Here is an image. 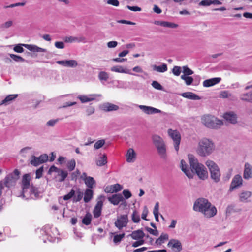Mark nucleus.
Here are the masks:
<instances>
[{"label": "nucleus", "instance_id": "23", "mask_svg": "<svg viewBox=\"0 0 252 252\" xmlns=\"http://www.w3.org/2000/svg\"><path fill=\"white\" fill-rule=\"evenodd\" d=\"M220 81L221 78L220 77L213 78L204 80L203 85L205 87H209L219 83Z\"/></svg>", "mask_w": 252, "mask_h": 252}, {"label": "nucleus", "instance_id": "56", "mask_svg": "<svg viewBox=\"0 0 252 252\" xmlns=\"http://www.w3.org/2000/svg\"><path fill=\"white\" fill-rule=\"evenodd\" d=\"M60 169V168H59L55 166L54 165H53L50 167L49 170L48 171L47 174L49 175H51L53 172L57 173Z\"/></svg>", "mask_w": 252, "mask_h": 252}, {"label": "nucleus", "instance_id": "60", "mask_svg": "<svg viewBox=\"0 0 252 252\" xmlns=\"http://www.w3.org/2000/svg\"><path fill=\"white\" fill-rule=\"evenodd\" d=\"M220 97L226 98L231 96V94L227 91H221L220 94Z\"/></svg>", "mask_w": 252, "mask_h": 252}, {"label": "nucleus", "instance_id": "61", "mask_svg": "<svg viewBox=\"0 0 252 252\" xmlns=\"http://www.w3.org/2000/svg\"><path fill=\"white\" fill-rule=\"evenodd\" d=\"M211 4V0H203L199 3L200 6H208Z\"/></svg>", "mask_w": 252, "mask_h": 252}, {"label": "nucleus", "instance_id": "19", "mask_svg": "<svg viewBox=\"0 0 252 252\" xmlns=\"http://www.w3.org/2000/svg\"><path fill=\"white\" fill-rule=\"evenodd\" d=\"M108 201L114 205H117L121 201L124 200V198L121 193H116L107 198Z\"/></svg>", "mask_w": 252, "mask_h": 252}, {"label": "nucleus", "instance_id": "12", "mask_svg": "<svg viewBox=\"0 0 252 252\" xmlns=\"http://www.w3.org/2000/svg\"><path fill=\"white\" fill-rule=\"evenodd\" d=\"M48 160V156L46 154H42L39 157L32 155L31 158L30 163L32 165L37 167L40 164L46 162Z\"/></svg>", "mask_w": 252, "mask_h": 252}, {"label": "nucleus", "instance_id": "29", "mask_svg": "<svg viewBox=\"0 0 252 252\" xmlns=\"http://www.w3.org/2000/svg\"><path fill=\"white\" fill-rule=\"evenodd\" d=\"M181 95L185 98L191 100H199L201 99L200 97L196 94L190 92L183 93L181 94Z\"/></svg>", "mask_w": 252, "mask_h": 252}, {"label": "nucleus", "instance_id": "37", "mask_svg": "<svg viewBox=\"0 0 252 252\" xmlns=\"http://www.w3.org/2000/svg\"><path fill=\"white\" fill-rule=\"evenodd\" d=\"M169 236L167 234L162 233L159 237L156 240L155 244L161 245L162 243H164L165 240H167Z\"/></svg>", "mask_w": 252, "mask_h": 252}, {"label": "nucleus", "instance_id": "57", "mask_svg": "<svg viewBox=\"0 0 252 252\" xmlns=\"http://www.w3.org/2000/svg\"><path fill=\"white\" fill-rule=\"evenodd\" d=\"M26 4V2H18V3H14V4H11L8 6H5L4 7V8H13V7H15L16 6H24Z\"/></svg>", "mask_w": 252, "mask_h": 252}, {"label": "nucleus", "instance_id": "53", "mask_svg": "<svg viewBox=\"0 0 252 252\" xmlns=\"http://www.w3.org/2000/svg\"><path fill=\"white\" fill-rule=\"evenodd\" d=\"M44 171L43 166H41L39 168L37 169L35 172L36 179H39L42 176L43 172Z\"/></svg>", "mask_w": 252, "mask_h": 252}, {"label": "nucleus", "instance_id": "24", "mask_svg": "<svg viewBox=\"0 0 252 252\" xmlns=\"http://www.w3.org/2000/svg\"><path fill=\"white\" fill-rule=\"evenodd\" d=\"M24 47L26 48L29 51L31 52H46L47 50L44 48L39 47L33 44H26L24 45Z\"/></svg>", "mask_w": 252, "mask_h": 252}, {"label": "nucleus", "instance_id": "20", "mask_svg": "<svg viewBox=\"0 0 252 252\" xmlns=\"http://www.w3.org/2000/svg\"><path fill=\"white\" fill-rule=\"evenodd\" d=\"M56 63L67 67H75L78 65L77 62L74 60L57 61Z\"/></svg>", "mask_w": 252, "mask_h": 252}, {"label": "nucleus", "instance_id": "11", "mask_svg": "<svg viewBox=\"0 0 252 252\" xmlns=\"http://www.w3.org/2000/svg\"><path fill=\"white\" fill-rule=\"evenodd\" d=\"M168 134L173 140L174 142L175 149L177 152H178L179 149V145L181 139L180 133L177 130L169 129L168 130Z\"/></svg>", "mask_w": 252, "mask_h": 252}, {"label": "nucleus", "instance_id": "54", "mask_svg": "<svg viewBox=\"0 0 252 252\" xmlns=\"http://www.w3.org/2000/svg\"><path fill=\"white\" fill-rule=\"evenodd\" d=\"M122 194L125 199H128L132 196L131 192L127 189H124L122 192Z\"/></svg>", "mask_w": 252, "mask_h": 252}, {"label": "nucleus", "instance_id": "4", "mask_svg": "<svg viewBox=\"0 0 252 252\" xmlns=\"http://www.w3.org/2000/svg\"><path fill=\"white\" fill-rule=\"evenodd\" d=\"M152 140L160 157L163 159H166V149L163 139L157 134H153L152 136Z\"/></svg>", "mask_w": 252, "mask_h": 252}, {"label": "nucleus", "instance_id": "33", "mask_svg": "<svg viewBox=\"0 0 252 252\" xmlns=\"http://www.w3.org/2000/svg\"><path fill=\"white\" fill-rule=\"evenodd\" d=\"M58 176H60V178L59 179H57V181L60 182H63L65 181V179L68 176V172L67 171L63 170L60 169L59 171L57 172Z\"/></svg>", "mask_w": 252, "mask_h": 252}, {"label": "nucleus", "instance_id": "31", "mask_svg": "<svg viewBox=\"0 0 252 252\" xmlns=\"http://www.w3.org/2000/svg\"><path fill=\"white\" fill-rule=\"evenodd\" d=\"M111 70L113 72L126 73V74H131L130 72V70L126 68H124L122 66H114L111 68Z\"/></svg>", "mask_w": 252, "mask_h": 252}, {"label": "nucleus", "instance_id": "2", "mask_svg": "<svg viewBox=\"0 0 252 252\" xmlns=\"http://www.w3.org/2000/svg\"><path fill=\"white\" fill-rule=\"evenodd\" d=\"M189 161L193 175L196 174L198 178L204 180L207 179L208 173L205 166L198 162V159L192 154L188 155Z\"/></svg>", "mask_w": 252, "mask_h": 252}, {"label": "nucleus", "instance_id": "48", "mask_svg": "<svg viewBox=\"0 0 252 252\" xmlns=\"http://www.w3.org/2000/svg\"><path fill=\"white\" fill-rule=\"evenodd\" d=\"M111 187H112V188L113 189H112L113 193H117L121 191L123 188V186L118 183L111 185Z\"/></svg>", "mask_w": 252, "mask_h": 252}, {"label": "nucleus", "instance_id": "49", "mask_svg": "<svg viewBox=\"0 0 252 252\" xmlns=\"http://www.w3.org/2000/svg\"><path fill=\"white\" fill-rule=\"evenodd\" d=\"M108 77V74L105 71H101L98 74V78L100 80L107 81Z\"/></svg>", "mask_w": 252, "mask_h": 252}, {"label": "nucleus", "instance_id": "22", "mask_svg": "<svg viewBox=\"0 0 252 252\" xmlns=\"http://www.w3.org/2000/svg\"><path fill=\"white\" fill-rule=\"evenodd\" d=\"M129 236L134 240H138L143 239L145 236V234L142 229H138L133 231L131 234L127 236V237Z\"/></svg>", "mask_w": 252, "mask_h": 252}, {"label": "nucleus", "instance_id": "35", "mask_svg": "<svg viewBox=\"0 0 252 252\" xmlns=\"http://www.w3.org/2000/svg\"><path fill=\"white\" fill-rule=\"evenodd\" d=\"M30 189V194H34L35 198L36 199L39 198L40 192L38 190V188L35 186H34L33 184H32L31 187L29 188Z\"/></svg>", "mask_w": 252, "mask_h": 252}, {"label": "nucleus", "instance_id": "46", "mask_svg": "<svg viewBox=\"0 0 252 252\" xmlns=\"http://www.w3.org/2000/svg\"><path fill=\"white\" fill-rule=\"evenodd\" d=\"M76 162L74 159L69 161L67 164V167L69 171H73L75 167Z\"/></svg>", "mask_w": 252, "mask_h": 252}, {"label": "nucleus", "instance_id": "17", "mask_svg": "<svg viewBox=\"0 0 252 252\" xmlns=\"http://www.w3.org/2000/svg\"><path fill=\"white\" fill-rule=\"evenodd\" d=\"M223 118L232 124H235L237 123V115L233 111L225 112L223 114Z\"/></svg>", "mask_w": 252, "mask_h": 252}, {"label": "nucleus", "instance_id": "55", "mask_svg": "<svg viewBox=\"0 0 252 252\" xmlns=\"http://www.w3.org/2000/svg\"><path fill=\"white\" fill-rule=\"evenodd\" d=\"M237 212L235 209V206L234 205L231 204L229 205L226 208V213L227 214H230L232 212Z\"/></svg>", "mask_w": 252, "mask_h": 252}, {"label": "nucleus", "instance_id": "39", "mask_svg": "<svg viewBox=\"0 0 252 252\" xmlns=\"http://www.w3.org/2000/svg\"><path fill=\"white\" fill-rule=\"evenodd\" d=\"M9 55L12 60H13L14 61L17 62H26L27 63H28V61L27 60H25L24 58H23L22 57L13 54H9Z\"/></svg>", "mask_w": 252, "mask_h": 252}, {"label": "nucleus", "instance_id": "7", "mask_svg": "<svg viewBox=\"0 0 252 252\" xmlns=\"http://www.w3.org/2000/svg\"><path fill=\"white\" fill-rule=\"evenodd\" d=\"M20 174L21 172L18 169H14L12 173L8 174L5 177L3 182L4 185L8 188L15 186L20 178Z\"/></svg>", "mask_w": 252, "mask_h": 252}, {"label": "nucleus", "instance_id": "16", "mask_svg": "<svg viewBox=\"0 0 252 252\" xmlns=\"http://www.w3.org/2000/svg\"><path fill=\"white\" fill-rule=\"evenodd\" d=\"M167 246L171 248L174 252H180L182 250V245L181 242L176 239H171L167 244Z\"/></svg>", "mask_w": 252, "mask_h": 252}, {"label": "nucleus", "instance_id": "26", "mask_svg": "<svg viewBox=\"0 0 252 252\" xmlns=\"http://www.w3.org/2000/svg\"><path fill=\"white\" fill-rule=\"evenodd\" d=\"M252 166L249 163L245 164V169L244 170L243 177L245 179H249L252 177Z\"/></svg>", "mask_w": 252, "mask_h": 252}, {"label": "nucleus", "instance_id": "43", "mask_svg": "<svg viewBox=\"0 0 252 252\" xmlns=\"http://www.w3.org/2000/svg\"><path fill=\"white\" fill-rule=\"evenodd\" d=\"M183 68V73L184 74L182 75H185V76H189L191 75H192L194 73V72L190 69L189 67H188V66H184L182 67Z\"/></svg>", "mask_w": 252, "mask_h": 252}, {"label": "nucleus", "instance_id": "32", "mask_svg": "<svg viewBox=\"0 0 252 252\" xmlns=\"http://www.w3.org/2000/svg\"><path fill=\"white\" fill-rule=\"evenodd\" d=\"M240 98L243 101L252 103V91L241 94Z\"/></svg>", "mask_w": 252, "mask_h": 252}, {"label": "nucleus", "instance_id": "51", "mask_svg": "<svg viewBox=\"0 0 252 252\" xmlns=\"http://www.w3.org/2000/svg\"><path fill=\"white\" fill-rule=\"evenodd\" d=\"M172 73L174 75L178 76L181 72V67L178 66H175L172 70Z\"/></svg>", "mask_w": 252, "mask_h": 252}, {"label": "nucleus", "instance_id": "13", "mask_svg": "<svg viewBox=\"0 0 252 252\" xmlns=\"http://www.w3.org/2000/svg\"><path fill=\"white\" fill-rule=\"evenodd\" d=\"M128 215H121L118 216L117 220L115 221V226L119 230H121L123 227H126L128 222Z\"/></svg>", "mask_w": 252, "mask_h": 252}, {"label": "nucleus", "instance_id": "42", "mask_svg": "<svg viewBox=\"0 0 252 252\" xmlns=\"http://www.w3.org/2000/svg\"><path fill=\"white\" fill-rule=\"evenodd\" d=\"M181 78L185 81L186 84L188 86L192 84L194 81L193 78L189 76L181 75Z\"/></svg>", "mask_w": 252, "mask_h": 252}, {"label": "nucleus", "instance_id": "30", "mask_svg": "<svg viewBox=\"0 0 252 252\" xmlns=\"http://www.w3.org/2000/svg\"><path fill=\"white\" fill-rule=\"evenodd\" d=\"M86 179L84 183L87 187V189H92L96 186V181L93 177L89 176Z\"/></svg>", "mask_w": 252, "mask_h": 252}, {"label": "nucleus", "instance_id": "34", "mask_svg": "<svg viewBox=\"0 0 252 252\" xmlns=\"http://www.w3.org/2000/svg\"><path fill=\"white\" fill-rule=\"evenodd\" d=\"M153 69L156 70L158 72H164L168 69L167 65L165 63H162L161 65L157 66L156 65H153L152 66Z\"/></svg>", "mask_w": 252, "mask_h": 252}, {"label": "nucleus", "instance_id": "15", "mask_svg": "<svg viewBox=\"0 0 252 252\" xmlns=\"http://www.w3.org/2000/svg\"><path fill=\"white\" fill-rule=\"evenodd\" d=\"M242 181L243 180L240 175L237 174L235 175L230 184L229 191L232 192L239 187L241 186L242 185Z\"/></svg>", "mask_w": 252, "mask_h": 252}, {"label": "nucleus", "instance_id": "8", "mask_svg": "<svg viewBox=\"0 0 252 252\" xmlns=\"http://www.w3.org/2000/svg\"><path fill=\"white\" fill-rule=\"evenodd\" d=\"M31 180V175L30 173L25 174L23 175L21 181V187L22 190L20 197L28 200L30 198H26L25 193L27 191L28 189L31 187L30 181Z\"/></svg>", "mask_w": 252, "mask_h": 252}, {"label": "nucleus", "instance_id": "40", "mask_svg": "<svg viewBox=\"0 0 252 252\" xmlns=\"http://www.w3.org/2000/svg\"><path fill=\"white\" fill-rule=\"evenodd\" d=\"M78 98L82 103H87L95 100L94 97H89L87 95H81L78 96Z\"/></svg>", "mask_w": 252, "mask_h": 252}, {"label": "nucleus", "instance_id": "25", "mask_svg": "<svg viewBox=\"0 0 252 252\" xmlns=\"http://www.w3.org/2000/svg\"><path fill=\"white\" fill-rule=\"evenodd\" d=\"M17 94H12L7 95L0 103V106L4 105L6 106L10 104L17 97Z\"/></svg>", "mask_w": 252, "mask_h": 252}, {"label": "nucleus", "instance_id": "18", "mask_svg": "<svg viewBox=\"0 0 252 252\" xmlns=\"http://www.w3.org/2000/svg\"><path fill=\"white\" fill-rule=\"evenodd\" d=\"M100 109L105 112H110L117 111L119 109V107L109 102H105L100 106Z\"/></svg>", "mask_w": 252, "mask_h": 252}, {"label": "nucleus", "instance_id": "9", "mask_svg": "<svg viewBox=\"0 0 252 252\" xmlns=\"http://www.w3.org/2000/svg\"><path fill=\"white\" fill-rule=\"evenodd\" d=\"M209 202L207 199L204 198L200 197L197 199L194 202L193 210L196 212H203V210L207 208L206 206Z\"/></svg>", "mask_w": 252, "mask_h": 252}, {"label": "nucleus", "instance_id": "38", "mask_svg": "<svg viewBox=\"0 0 252 252\" xmlns=\"http://www.w3.org/2000/svg\"><path fill=\"white\" fill-rule=\"evenodd\" d=\"M252 195V192L248 191H244L241 193L239 195L240 201L244 202L251 197Z\"/></svg>", "mask_w": 252, "mask_h": 252}, {"label": "nucleus", "instance_id": "50", "mask_svg": "<svg viewBox=\"0 0 252 252\" xmlns=\"http://www.w3.org/2000/svg\"><path fill=\"white\" fill-rule=\"evenodd\" d=\"M152 86L156 89L158 90H163V87L158 81H153L151 84Z\"/></svg>", "mask_w": 252, "mask_h": 252}, {"label": "nucleus", "instance_id": "10", "mask_svg": "<svg viewBox=\"0 0 252 252\" xmlns=\"http://www.w3.org/2000/svg\"><path fill=\"white\" fill-rule=\"evenodd\" d=\"M105 198L103 195H100L98 197L97 203L93 211L94 218H97L101 216Z\"/></svg>", "mask_w": 252, "mask_h": 252}, {"label": "nucleus", "instance_id": "41", "mask_svg": "<svg viewBox=\"0 0 252 252\" xmlns=\"http://www.w3.org/2000/svg\"><path fill=\"white\" fill-rule=\"evenodd\" d=\"M125 233H123L122 234H116L114 235L113 241V242L116 244L118 245L119 244L123 238L125 237Z\"/></svg>", "mask_w": 252, "mask_h": 252}, {"label": "nucleus", "instance_id": "45", "mask_svg": "<svg viewBox=\"0 0 252 252\" xmlns=\"http://www.w3.org/2000/svg\"><path fill=\"white\" fill-rule=\"evenodd\" d=\"M131 218L132 220L134 223H138L140 220V216L136 210L133 211Z\"/></svg>", "mask_w": 252, "mask_h": 252}, {"label": "nucleus", "instance_id": "1", "mask_svg": "<svg viewBox=\"0 0 252 252\" xmlns=\"http://www.w3.org/2000/svg\"><path fill=\"white\" fill-rule=\"evenodd\" d=\"M83 194L84 202L88 203L93 197L94 191L91 189H86L83 193L80 188L74 187L68 193L63 196V199L65 201L72 199L73 202H77L82 199Z\"/></svg>", "mask_w": 252, "mask_h": 252}, {"label": "nucleus", "instance_id": "62", "mask_svg": "<svg viewBox=\"0 0 252 252\" xmlns=\"http://www.w3.org/2000/svg\"><path fill=\"white\" fill-rule=\"evenodd\" d=\"M59 121V119L50 120L46 123V125L48 126H54Z\"/></svg>", "mask_w": 252, "mask_h": 252}, {"label": "nucleus", "instance_id": "52", "mask_svg": "<svg viewBox=\"0 0 252 252\" xmlns=\"http://www.w3.org/2000/svg\"><path fill=\"white\" fill-rule=\"evenodd\" d=\"M105 144V140L101 139L97 141L94 145V148L95 149H99L101 148Z\"/></svg>", "mask_w": 252, "mask_h": 252}, {"label": "nucleus", "instance_id": "63", "mask_svg": "<svg viewBox=\"0 0 252 252\" xmlns=\"http://www.w3.org/2000/svg\"><path fill=\"white\" fill-rule=\"evenodd\" d=\"M126 8L128 9L129 10L132 11H141V8L138 6H129L127 5Z\"/></svg>", "mask_w": 252, "mask_h": 252}, {"label": "nucleus", "instance_id": "21", "mask_svg": "<svg viewBox=\"0 0 252 252\" xmlns=\"http://www.w3.org/2000/svg\"><path fill=\"white\" fill-rule=\"evenodd\" d=\"M139 107L143 112L148 115L161 112L159 109L151 106L139 105Z\"/></svg>", "mask_w": 252, "mask_h": 252}, {"label": "nucleus", "instance_id": "47", "mask_svg": "<svg viewBox=\"0 0 252 252\" xmlns=\"http://www.w3.org/2000/svg\"><path fill=\"white\" fill-rule=\"evenodd\" d=\"M25 44H18L15 45L13 48V50L17 53H22L24 51V49L23 48Z\"/></svg>", "mask_w": 252, "mask_h": 252}, {"label": "nucleus", "instance_id": "58", "mask_svg": "<svg viewBox=\"0 0 252 252\" xmlns=\"http://www.w3.org/2000/svg\"><path fill=\"white\" fill-rule=\"evenodd\" d=\"M81 173L78 169H77L76 171L72 172L71 174V178L72 180L76 181L78 176L80 175Z\"/></svg>", "mask_w": 252, "mask_h": 252}, {"label": "nucleus", "instance_id": "28", "mask_svg": "<svg viewBox=\"0 0 252 252\" xmlns=\"http://www.w3.org/2000/svg\"><path fill=\"white\" fill-rule=\"evenodd\" d=\"M126 156L127 162H133L136 158V153L133 149L129 148L127 151Z\"/></svg>", "mask_w": 252, "mask_h": 252}, {"label": "nucleus", "instance_id": "27", "mask_svg": "<svg viewBox=\"0 0 252 252\" xmlns=\"http://www.w3.org/2000/svg\"><path fill=\"white\" fill-rule=\"evenodd\" d=\"M181 169L183 172L186 174V175L189 178H193L192 172H191V170L188 169V165L186 163V162L184 160H181Z\"/></svg>", "mask_w": 252, "mask_h": 252}, {"label": "nucleus", "instance_id": "6", "mask_svg": "<svg viewBox=\"0 0 252 252\" xmlns=\"http://www.w3.org/2000/svg\"><path fill=\"white\" fill-rule=\"evenodd\" d=\"M202 123L208 128L217 129L223 124L221 120L211 115L204 116L201 118Z\"/></svg>", "mask_w": 252, "mask_h": 252}, {"label": "nucleus", "instance_id": "3", "mask_svg": "<svg viewBox=\"0 0 252 252\" xmlns=\"http://www.w3.org/2000/svg\"><path fill=\"white\" fill-rule=\"evenodd\" d=\"M215 148V144L212 140L203 138L198 142L196 152L200 156L205 157L210 155Z\"/></svg>", "mask_w": 252, "mask_h": 252}, {"label": "nucleus", "instance_id": "64", "mask_svg": "<svg viewBox=\"0 0 252 252\" xmlns=\"http://www.w3.org/2000/svg\"><path fill=\"white\" fill-rule=\"evenodd\" d=\"M107 3L115 6H118L119 5V1L118 0H108L106 1Z\"/></svg>", "mask_w": 252, "mask_h": 252}, {"label": "nucleus", "instance_id": "44", "mask_svg": "<svg viewBox=\"0 0 252 252\" xmlns=\"http://www.w3.org/2000/svg\"><path fill=\"white\" fill-rule=\"evenodd\" d=\"M107 162V156L106 155H103V157H100V159L97 161L96 164L97 166H102L105 165Z\"/></svg>", "mask_w": 252, "mask_h": 252}, {"label": "nucleus", "instance_id": "59", "mask_svg": "<svg viewBox=\"0 0 252 252\" xmlns=\"http://www.w3.org/2000/svg\"><path fill=\"white\" fill-rule=\"evenodd\" d=\"M144 242H145L144 240L143 239H141L140 240H138L136 241L133 242L132 243V247L136 248V247H137L139 246H141V245L144 244Z\"/></svg>", "mask_w": 252, "mask_h": 252}, {"label": "nucleus", "instance_id": "36", "mask_svg": "<svg viewBox=\"0 0 252 252\" xmlns=\"http://www.w3.org/2000/svg\"><path fill=\"white\" fill-rule=\"evenodd\" d=\"M92 219V216L91 214L88 212L85 216L84 217L82 220V222L83 224L85 225H89L91 224V220Z\"/></svg>", "mask_w": 252, "mask_h": 252}, {"label": "nucleus", "instance_id": "5", "mask_svg": "<svg viewBox=\"0 0 252 252\" xmlns=\"http://www.w3.org/2000/svg\"><path fill=\"white\" fill-rule=\"evenodd\" d=\"M205 164L209 170L211 178L215 183L220 182L221 174L218 165L215 162L211 160L206 161Z\"/></svg>", "mask_w": 252, "mask_h": 252}, {"label": "nucleus", "instance_id": "14", "mask_svg": "<svg viewBox=\"0 0 252 252\" xmlns=\"http://www.w3.org/2000/svg\"><path fill=\"white\" fill-rule=\"evenodd\" d=\"M206 208L203 210L202 213L204 215V217L207 218H210L215 216L217 212L216 207L213 205L210 202H209L207 204Z\"/></svg>", "mask_w": 252, "mask_h": 252}]
</instances>
